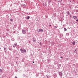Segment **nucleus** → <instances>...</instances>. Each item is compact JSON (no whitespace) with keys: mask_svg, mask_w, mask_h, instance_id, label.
Returning a JSON list of instances; mask_svg holds the SVG:
<instances>
[{"mask_svg":"<svg viewBox=\"0 0 78 78\" xmlns=\"http://www.w3.org/2000/svg\"><path fill=\"white\" fill-rule=\"evenodd\" d=\"M73 45H75L76 43L75 41H73L72 43Z\"/></svg>","mask_w":78,"mask_h":78,"instance_id":"nucleus-7","label":"nucleus"},{"mask_svg":"<svg viewBox=\"0 0 78 78\" xmlns=\"http://www.w3.org/2000/svg\"><path fill=\"white\" fill-rule=\"evenodd\" d=\"M63 57H61V58H63Z\"/></svg>","mask_w":78,"mask_h":78,"instance_id":"nucleus-22","label":"nucleus"},{"mask_svg":"<svg viewBox=\"0 0 78 78\" xmlns=\"http://www.w3.org/2000/svg\"><path fill=\"white\" fill-rule=\"evenodd\" d=\"M15 78H17V77L16 76H15Z\"/></svg>","mask_w":78,"mask_h":78,"instance_id":"nucleus-16","label":"nucleus"},{"mask_svg":"<svg viewBox=\"0 0 78 78\" xmlns=\"http://www.w3.org/2000/svg\"><path fill=\"white\" fill-rule=\"evenodd\" d=\"M55 28H57L56 26H55Z\"/></svg>","mask_w":78,"mask_h":78,"instance_id":"nucleus-15","label":"nucleus"},{"mask_svg":"<svg viewBox=\"0 0 78 78\" xmlns=\"http://www.w3.org/2000/svg\"><path fill=\"white\" fill-rule=\"evenodd\" d=\"M10 20L11 21V22H13V20L12 19H11Z\"/></svg>","mask_w":78,"mask_h":78,"instance_id":"nucleus-11","label":"nucleus"},{"mask_svg":"<svg viewBox=\"0 0 78 78\" xmlns=\"http://www.w3.org/2000/svg\"><path fill=\"white\" fill-rule=\"evenodd\" d=\"M22 33L23 34H26V33H27V31H26L25 30H22Z\"/></svg>","mask_w":78,"mask_h":78,"instance_id":"nucleus-2","label":"nucleus"},{"mask_svg":"<svg viewBox=\"0 0 78 78\" xmlns=\"http://www.w3.org/2000/svg\"><path fill=\"white\" fill-rule=\"evenodd\" d=\"M6 50V48H4V50Z\"/></svg>","mask_w":78,"mask_h":78,"instance_id":"nucleus-14","label":"nucleus"},{"mask_svg":"<svg viewBox=\"0 0 78 78\" xmlns=\"http://www.w3.org/2000/svg\"><path fill=\"white\" fill-rule=\"evenodd\" d=\"M74 52L75 53V52H76V50H75L74 51Z\"/></svg>","mask_w":78,"mask_h":78,"instance_id":"nucleus-19","label":"nucleus"},{"mask_svg":"<svg viewBox=\"0 0 78 78\" xmlns=\"http://www.w3.org/2000/svg\"><path fill=\"white\" fill-rule=\"evenodd\" d=\"M76 22H78V20H76Z\"/></svg>","mask_w":78,"mask_h":78,"instance_id":"nucleus-17","label":"nucleus"},{"mask_svg":"<svg viewBox=\"0 0 78 78\" xmlns=\"http://www.w3.org/2000/svg\"><path fill=\"white\" fill-rule=\"evenodd\" d=\"M47 76L48 78V76L47 75Z\"/></svg>","mask_w":78,"mask_h":78,"instance_id":"nucleus-18","label":"nucleus"},{"mask_svg":"<svg viewBox=\"0 0 78 78\" xmlns=\"http://www.w3.org/2000/svg\"><path fill=\"white\" fill-rule=\"evenodd\" d=\"M20 51L22 53H25L27 52V51H26V50L24 48L21 49Z\"/></svg>","mask_w":78,"mask_h":78,"instance_id":"nucleus-1","label":"nucleus"},{"mask_svg":"<svg viewBox=\"0 0 78 78\" xmlns=\"http://www.w3.org/2000/svg\"><path fill=\"white\" fill-rule=\"evenodd\" d=\"M30 16H28L27 18V19H30Z\"/></svg>","mask_w":78,"mask_h":78,"instance_id":"nucleus-8","label":"nucleus"},{"mask_svg":"<svg viewBox=\"0 0 78 78\" xmlns=\"http://www.w3.org/2000/svg\"><path fill=\"white\" fill-rule=\"evenodd\" d=\"M77 18H78V17L77 16H73V18L74 19H77Z\"/></svg>","mask_w":78,"mask_h":78,"instance_id":"nucleus-6","label":"nucleus"},{"mask_svg":"<svg viewBox=\"0 0 78 78\" xmlns=\"http://www.w3.org/2000/svg\"><path fill=\"white\" fill-rule=\"evenodd\" d=\"M51 26V25H50L49 27H50Z\"/></svg>","mask_w":78,"mask_h":78,"instance_id":"nucleus-23","label":"nucleus"},{"mask_svg":"<svg viewBox=\"0 0 78 78\" xmlns=\"http://www.w3.org/2000/svg\"><path fill=\"white\" fill-rule=\"evenodd\" d=\"M16 46H17V44H14L13 45V47L14 48L15 47H16Z\"/></svg>","mask_w":78,"mask_h":78,"instance_id":"nucleus-5","label":"nucleus"},{"mask_svg":"<svg viewBox=\"0 0 78 78\" xmlns=\"http://www.w3.org/2000/svg\"><path fill=\"white\" fill-rule=\"evenodd\" d=\"M64 31H67V29L66 28H64Z\"/></svg>","mask_w":78,"mask_h":78,"instance_id":"nucleus-10","label":"nucleus"},{"mask_svg":"<svg viewBox=\"0 0 78 78\" xmlns=\"http://www.w3.org/2000/svg\"><path fill=\"white\" fill-rule=\"evenodd\" d=\"M40 45H41V43H40Z\"/></svg>","mask_w":78,"mask_h":78,"instance_id":"nucleus-21","label":"nucleus"},{"mask_svg":"<svg viewBox=\"0 0 78 78\" xmlns=\"http://www.w3.org/2000/svg\"><path fill=\"white\" fill-rule=\"evenodd\" d=\"M39 31L40 32H43V30H42V29H39Z\"/></svg>","mask_w":78,"mask_h":78,"instance_id":"nucleus-4","label":"nucleus"},{"mask_svg":"<svg viewBox=\"0 0 78 78\" xmlns=\"http://www.w3.org/2000/svg\"><path fill=\"white\" fill-rule=\"evenodd\" d=\"M29 14H30V13H29Z\"/></svg>","mask_w":78,"mask_h":78,"instance_id":"nucleus-24","label":"nucleus"},{"mask_svg":"<svg viewBox=\"0 0 78 78\" xmlns=\"http://www.w3.org/2000/svg\"><path fill=\"white\" fill-rule=\"evenodd\" d=\"M33 41L34 42H36V40H33Z\"/></svg>","mask_w":78,"mask_h":78,"instance_id":"nucleus-9","label":"nucleus"},{"mask_svg":"<svg viewBox=\"0 0 78 78\" xmlns=\"http://www.w3.org/2000/svg\"><path fill=\"white\" fill-rule=\"evenodd\" d=\"M0 72H2V70L1 69H0Z\"/></svg>","mask_w":78,"mask_h":78,"instance_id":"nucleus-12","label":"nucleus"},{"mask_svg":"<svg viewBox=\"0 0 78 78\" xmlns=\"http://www.w3.org/2000/svg\"><path fill=\"white\" fill-rule=\"evenodd\" d=\"M9 49L10 50H12V48H9Z\"/></svg>","mask_w":78,"mask_h":78,"instance_id":"nucleus-13","label":"nucleus"},{"mask_svg":"<svg viewBox=\"0 0 78 78\" xmlns=\"http://www.w3.org/2000/svg\"><path fill=\"white\" fill-rule=\"evenodd\" d=\"M33 63H34V62H33Z\"/></svg>","mask_w":78,"mask_h":78,"instance_id":"nucleus-20","label":"nucleus"},{"mask_svg":"<svg viewBox=\"0 0 78 78\" xmlns=\"http://www.w3.org/2000/svg\"><path fill=\"white\" fill-rule=\"evenodd\" d=\"M59 74L60 76H62V73H61V72H59Z\"/></svg>","mask_w":78,"mask_h":78,"instance_id":"nucleus-3","label":"nucleus"}]
</instances>
